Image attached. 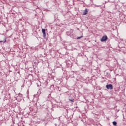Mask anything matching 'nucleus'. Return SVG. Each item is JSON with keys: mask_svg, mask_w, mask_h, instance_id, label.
Wrapping results in <instances>:
<instances>
[{"mask_svg": "<svg viewBox=\"0 0 126 126\" xmlns=\"http://www.w3.org/2000/svg\"><path fill=\"white\" fill-rule=\"evenodd\" d=\"M113 125H114V126H117V122L116 121H114L113 122Z\"/></svg>", "mask_w": 126, "mask_h": 126, "instance_id": "obj_6", "label": "nucleus"}, {"mask_svg": "<svg viewBox=\"0 0 126 126\" xmlns=\"http://www.w3.org/2000/svg\"><path fill=\"white\" fill-rule=\"evenodd\" d=\"M83 36H81L80 37H78L77 38V39H81V38H83Z\"/></svg>", "mask_w": 126, "mask_h": 126, "instance_id": "obj_7", "label": "nucleus"}, {"mask_svg": "<svg viewBox=\"0 0 126 126\" xmlns=\"http://www.w3.org/2000/svg\"><path fill=\"white\" fill-rule=\"evenodd\" d=\"M6 42V39L4 36H2L1 37V39H0V43H5Z\"/></svg>", "mask_w": 126, "mask_h": 126, "instance_id": "obj_2", "label": "nucleus"}, {"mask_svg": "<svg viewBox=\"0 0 126 126\" xmlns=\"http://www.w3.org/2000/svg\"><path fill=\"white\" fill-rule=\"evenodd\" d=\"M42 32L43 34V38H46V30H45V29H42Z\"/></svg>", "mask_w": 126, "mask_h": 126, "instance_id": "obj_4", "label": "nucleus"}, {"mask_svg": "<svg viewBox=\"0 0 126 126\" xmlns=\"http://www.w3.org/2000/svg\"><path fill=\"white\" fill-rule=\"evenodd\" d=\"M108 39V37L107 35H105L102 36V37L101 38V42H106Z\"/></svg>", "mask_w": 126, "mask_h": 126, "instance_id": "obj_1", "label": "nucleus"}, {"mask_svg": "<svg viewBox=\"0 0 126 126\" xmlns=\"http://www.w3.org/2000/svg\"><path fill=\"white\" fill-rule=\"evenodd\" d=\"M87 13H88V11L87 10V9L86 8L83 13V15H86Z\"/></svg>", "mask_w": 126, "mask_h": 126, "instance_id": "obj_5", "label": "nucleus"}, {"mask_svg": "<svg viewBox=\"0 0 126 126\" xmlns=\"http://www.w3.org/2000/svg\"><path fill=\"white\" fill-rule=\"evenodd\" d=\"M69 101H70L71 102H74V99H69Z\"/></svg>", "mask_w": 126, "mask_h": 126, "instance_id": "obj_8", "label": "nucleus"}, {"mask_svg": "<svg viewBox=\"0 0 126 126\" xmlns=\"http://www.w3.org/2000/svg\"><path fill=\"white\" fill-rule=\"evenodd\" d=\"M106 87L107 89H110V90H112V89H113V85L112 84L106 85Z\"/></svg>", "mask_w": 126, "mask_h": 126, "instance_id": "obj_3", "label": "nucleus"}]
</instances>
